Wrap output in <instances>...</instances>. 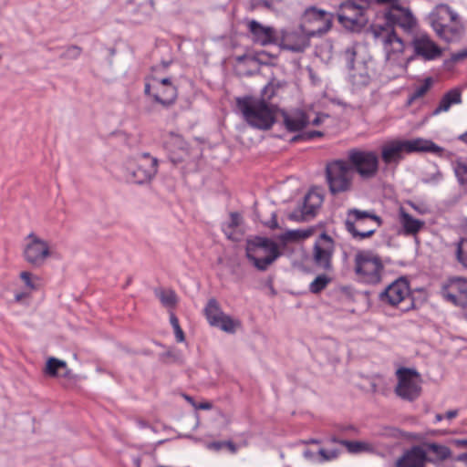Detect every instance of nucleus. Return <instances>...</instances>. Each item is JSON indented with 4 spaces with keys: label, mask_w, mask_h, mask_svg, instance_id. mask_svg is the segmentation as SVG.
<instances>
[{
    "label": "nucleus",
    "mask_w": 467,
    "mask_h": 467,
    "mask_svg": "<svg viewBox=\"0 0 467 467\" xmlns=\"http://www.w3.org/2000/svg\"><path fill=\"white\" fill-rule=\"evenodd\" d=\"M386 24L371 26V34L380 43L386 54L388 63L393 65L404 51V42L397 36L394 26H398L404 31H410L415 26V19L410 9L400 5L390 8L385 14Z\"/></svg>",
    "instance_id": "1"
},
{
    "label": "nucleus",
    "mask_w": 467,
    "mask_h": 467,
    "mask_svg": "<svg viewBox=\"0 0 467 467\" xmlns=\"http://www.w3.org/2000/svg\"><path fill=\"white\" fill-rule=\"evenodd\" d=\"M236 106L251 127L267 130L275 122L276 107L264 99L253 96L237 98Z\"/></svg>",
    "instance_id": "2"
},
{
    "label": "nucleus",
    "mask_w": 467,
    "mask_h": 467,
    "mask_svg": "<svg viewBox=\"0 0 467 467\" xmlns=\"http://www.w3.org/2000/svg\"><path fill=\"white\" fill-rule=\"evenodd\" d=\"M382 220L373 211H362L357 208L348 210L345 220L346 230L356 240H364L374 234Z\"/></svg>",
    "instance_id": "3"
},
{
    "label": "nucleus",
    "mask_w": 467,
    "mask_h": 467,
    "mask_svg": "<svg viewBox=\"0 0 467 467\" xmlns=\"http://www.w3.org/2000/svg\"><path fill=\"white\" fill-rule=\"evenodd\" d=\"M372 0H345L337 8L339 24L351 32H359L368 22V9Z\"/></svg>",
    "instance_id": "4"
},
{
    "label": "nucleus",
    "mask_w": 467,
    "mask_h": 467,
    "mask_svg": "<svg viewBox=\"0 0 467 467\" xmlns=\"http://www.w3.org/2000/svg\"><path fill=\"white\" fill-rule=\"evenodd\" d=\"M281 255L275 242L266 237H255L246 246V257L260 270L265 271Z\"/></svg>",
    "instance_id": "5"
},
{
    "label": "nucleus",
    "mask_w": 467,
    "mask_h": 467,
    "mask_svg": "<svg viewBox=\"0 0 467 467\" xmlns=\"http://www.w3.org/2000/svg\"><path fill=\"white\" fill-rule=\"evenodd\" d=\"M346 160L354 174L363 181L375 178L379 172V158L374 150L352 148L348 150Z\"/></svg>",
    "instance_id": "6"
},
{
    "label": "nucleus",
    "mask_w": 467,
    "mask_h": 467,
    "mask_svg": "<svg viewBox=\"0 0 467 467\" xmlns=\"http://www.w3.org/2000/svg\"><path fill=\"white\" fill-rule=\"evenodd\" d=\"M355 273L363 283L375 285L380 282L384 269L381 258L369 250H361L355 254Z\"/></svg>",
    "instance_id": "7"
},
{
    "label": "nucleus",
    "mask_w": 467,
    "mask_h": 467,
    "mask_svg": "<svg viewBox=\"0 0 467 467\" xmlns=\"http://www.w3.org/2000/svg\"><path fill=\"white\" fill-rule=\"evenodd\" d=\"M354 176L355 174L346 159L335 160L327 164L326 178L332 194L350 191Z\"/></svg>",
    "instance_id": "8"
},
{
    "label": "nucleus",
    "mask_w": 467,
    "mask_h": 467,
    "mask_svg": "<svg viewBox=\"0 0 467 467\" xmlns=\"http://www.w3.org/2000/svg\"><path fill=\"white\" fill-rule=\"evenodd\" d=\"M125 171L130 182L144 184L150 182L157 174L158 160L150 153H141L127 161Z\"/></svg>",
    "instance_id": "9"
},
{
    "label": "nucleus",
    "mask_w": 467,
    "mask_h": 467,
    "mask_svg": "<svg viewBox=\"0 0 467 467\" xmlns=\"http://www.w3.org/2000/svg\"><path fill=\"white\" fill-rule=\"evenodd\" d=\"M398 383L395 387V394L401 400L413 401L421 394V376L415 369L401 367L397 369Z\"/></svg>",
    "instance_id": "10"
},
{
    "label": "nucleus",
    "mask_w": 467,
    "mask_h": 467,
    "mask_svg": "<svg viewBox=\"0 0 467 467\" xmlns=\"http://www.w3.org/2000/svg\"><path fill=\"white\" fill-rule=\"evenodd\" d=\"M333 17L331 13L310 6L303 15L302 30H305L311 37L322 36L331 28Z\"/></svg>",
    "instance_id": "11"
},
{
    "label": "nucleus",
    "mask_w": 467,
    "mask_h": 467,
    "mask_svg": "<svg viewBox=\"0 0 467 467\" xmlns=\"http://www.w3.org/2000/svg\"><path fill=\"white\" fill-rule=\"evenodd\" d=\"M334 252V240L326 233L321 234L313 246L312 260L314 265L324 272H332Z\"/></svg>",
    "instance_id": "12"
},
{
    "label": "nucleus",
    "mask_w": 467,
    "mask_h": 467,
    "mask_svg": "<svg viewBox=\"0 0 467 467\" xmlns=\"http://www.w3.org/2000/svg\"><path fill=\"white\" fill-rule=\"evenodd\" d=\"M203 311L211 326L220 327L227 333H234L236 327L240 326L239 321L233 319L230 316L225 315L222 311L215 298L208 300Z\"/></svg>",
    "instance_id": "13"
},
{
    "label": "nucleus",
    "mask_w": 467,
    "mask_h": 467,
    "mask_svg": "<svg viewBox=\"0 0 467 467\" xmlns=\"http://www.w3.org/2000/svg\"><path fill=\"white\" fill-rule=\"evenodd\" d=\"M441 295L455 306H464L467 304V281L462 277L449 278L441 285Z\"/></svg>",
    "instance_id": "14"
},
{
    "label": "nucleus",
    "mask_w": 467,
    "mask_h": 467,
    "mask_svg": "<svg viewBox=\"0 0 467 467\" xmlns=\"http://www.w3.org/2000/svg\"><path fill=\"white\" fill-rule=\"evenodd\" d=\"M311 36L302 30V26L296 30H282L279 33V42L276 44L282 49L292 52H303L309 46Z\"/></svg>",
    "instance_id": "15"
},
{
    "label": "nucleus",
    "mask_w": 467,
    "mask_h": 467,
    "mask_svg": "<svg viewBox=\"0 0 467 467\" xmlns=\"http://www.w3.org/2000/svg\"><path fill=\"white\" fill-rule=\"evenodd\" d=\"M27 239L29 242L24 250L26 260L36 266L42 265L50 254L47 243L34 234H30Z\"/></svg>",
    "instance_id": "16"
},
{
    "label": "nucleus",
    "mask_w": 467,
    "mask_h": 467,
    "mask_svg": "<svg viewBox=\"0 0 467 467\" xmlns=\"http://www.w3.org/2000/svg\"><path fill=\"white\" fill-rule=\"evenodd\" d=\"M322 202L323 197L320 193L315 191H309L304 198L303 204L294 210L289 214V218L296 222L308 221L316 215Z\"/></svg>",
    "instance_id": "17"
},
{
    "label": "nucleus",
    "mask_w": 467,
    "mask_h": 467,
    "mask_svg": "<svg viewBox=\"0 0 467 467\" xmlns=\"http://www.w3.org/2000/svg\"><path fill=\"white\" fill-rule=\"evenodd\" d=\"M247 27L252 41L257 45L265 47L276 45L279 42V32L273 26H266L256 20H251L248 22Z\"/></svg>",
    "instance_id": "18"
},
{
    "label": "nucleus",
    "mask_w": 467,
    "mask_h": 467,
    "mask_svg": "<svg viewBox=\"0 0 467 467\" xmlns=\"http://www.w3.org/2000/svg\"><path fill=\"white\" fill-rule=\"evenodd\" d=\"M409 296L410 285L408 281L405 278H399L379 294V300L390 306H397Z\"/></svg>",
    "instance_id": "19"
},
{
    "label": "nucleus",
    "mask_w": 467,
    "mask_h": 467,
    "mask_svg": "<svg viewBox=\"0 0 467 467\" xmlns=\"http://www.w3.org/2000/svg\"><path fill=\"white\" fill-rule=\"evenodd\" d=\"M152 88L154 90L152 97L157 103L169 107L175 102L178 96L177 88L171 83L170 78H154Z\"/></svg>",
    "instance_id": "20"
},
{
    "label": "nucleus",
    "mask_w": 467,
    "mask_h": 467,
    "mask_svg": "<svg viewBox=\"0 0 467 467\" xmlns=\"http://www.w3.org/2000/svg\"><path fill=\"white\" fill-rule=\"evenodd\" d=\"M414 51L425 60H433L441 55V48L427 35H420L412 42Z\"/></svg>",
    "instance_id": "21"
},
{
    "label": "nucleus",
    "mask_w": 467,
    "mask_h": 467,
    "mask_svg": "<svg viewBox=\"0 0 467 467\" xmlns=\"http://www.w3.org/2000/svg\"><path fill=\"white\" fill-rule=\"evenodd\" d=\"M433 462L427 458L426 450L420 446H413L407 450L395 463L396 467H425L426 462Z\"/></svg>",
    "instance_id": "22"
},
{
    "label": "nucleus",
    "mask_w": 467,
    "mask_h": 467,
    "mask_svg": "<svg viewBox=\"0 0 467 467\" xmlns=\"http://www.w3.org/2000/svg\"><path fill=\"white\" fill-rule=\"evenodd\" d=\"M434 32L438 37L447 43L458 42L462 39L465 33V26L460 16H456V18L453 20V22L443 24Z\"/></svg>",
    "instance_id": "23"
},
{
    "label": "nucleus",
    "mask_w": 467,
    "mask_h": 467,
    "mask_svg": "<svg viewBox=\"0 0 467 467\" xmlns=\"http://www.w3.org/2000/svg\"><path fill=\"white\" fill-rule=\"evenodd\" d=\"M456 16H459V14L451 6L446 4H439L429 14L428 20L431 26L435 31L443 24L453 22Z\"/></svg>",
    "instance_id": "24"
},
{
    "label": "nucleus",
    "mask_w": 467,
    "mask_h": 467,
    "mask_svg": "<svg viewBox=\"0 0 467 467\" xmlns=\"http://www.w3.org/2000/svg\"><path fill=\"white\" fill-rule=\"evenodd\" d=\"M283 124L290 132L302 130L310 122L306 113L301 109L282 111Z\"/></svg>",
    "instance_id": "25"
},
{
    "label": "nucleus",
    "mask_w": 467,
    "mask_h": 467,
    "mask_svg": "<svg viewBox=\"0 0 467 467\" xmlns=\"http://www.w3.org/2000/svg\"><path fill=\"white\" fill-rule=\"evenodd\" d=\"M371 80L367 63L358 62L357 67L349 69L348 81L353 88L359 89L367 87Z\"/></svg>",
    "instance_id": "26"
},
{
    "label": "nucleus",
    "mask_w": 467,
    "mask_h": 467,
    "mask_svg": "<svg viewBox=\"0 0 467 467\" xmlns=\"http://www.w3.org/2000/svg\"><path fill=\"white\" fill-rule=\"evenodd\" d=\"M403 152H407L405 141H391L381 149V158L386 164L399 162L402 159Z\"/></svg>",
    "instance_id": "27"
},
{
    "label": "nucleus",
    "mask_w": 467,
    "mask_h": 467,
    "mask_svg": "<svg viewBox=\"0 0 467 467\" xmlns=\"http://www.w3.org/2000/svg\"><path fill=\"white\" fill-rule=\"evenodd\" d=\"M407 148V152H431L434 154H441L443 150L433 141L426 139H414L404 140Z\"/></svg>",
    "instance_id": "28"
},
{
    "label": "nucleus",
    "mask_w": 467,
    "mask_h": 467,
    "mask_svg": "<svg viewBox=\"0 0 467 467\" xmlns=\"http://www.w3.org/2000/svg\"><path fill=\"white\" fill-rule=\"evenodd\" d=\"M400 223L407 235L416 234L424 225V222L413 218L403 208L400 210Z\"/></svg>",
    "instance_id": "29"
},
{
    "label": "nucleus",
    "mask_w": 467,
    "mask_h": 467,
    "mask_svg": "<svg viewBox=\"0 0 467 467\" xmlns=\"http://www.w3.org/2000/svg\"><path fill=\"white\" fill-rule=\"evenodd\" d=\"M461 102L462 94L460 89H451L450 91L443 95L438 107L434 110V114L448 111L452 105L460 104Z\"/></svg>",
    "instance_id": "30"
},
{
    "label": "nucleus",
    "mask_w": 467,
    "mask_h": 467,
    "mask_svg": "<svg viewBox=\"0 0 467 467\" xmlns=\"http://www.w3.org/2000/svg\"><path fill=\"white\" fill-rule=\"evenodd\" d=\"M426 450L435 455V460L445 461L451 456V451L449 447L434 442L424 443Z\"/></svg>",
    "instance_id": "31"
},
{
    "label": "nucleus",
    "mask_w": 467,
    "mask_h": 467,
    "mask_svg": "<svg viewBox=\"0 0 467 467\" xmlns=\"http://www.w3.org/2000/svg\"><path fill=\"white\" fill-rule=\"evenodd\" d=\"M332 277L328 275V273L318 275L309 285V291L313 294H319L323 291L330 283Z\"/></svg>",
    "instance_id": "32"
},
{
    "label": "nucleus",
    "mask_w": 467,
    "mask_h": 467,
    "mask_svg": "<svg viewBox=\"0 0 467 467\" xmlns=\"http://www.w3.org/2000/svg\"><path fill=\"white\" fill-rule=\"evenodd\" d=\"M342 445L345 446L348 451L351 453H358L362 451H372V444L365 441H342Z\"/></svg>",
    "instance_id": "33"
},
{
    "label": "nucleus",
    "mask_w": 467,
    "mask_h": 467,
    "mask_svg": "<svg viewBox=\"0 0 467 467\" xmlns=\"http://www.w3.org/2000/svg\"><path fill=\"white\" fill-rule=\"evenodd\" d=\"M454 171L461 184H467V158H460L454 163Z\"/></svg>",
    "instance_id": "34"
},
{
    "label": "nucleus",
    "mask_w": 467,
    "mask_h": 467,
    "mask_svg": "<svg viewBox=\"0 0 467 467\" xmlns=\"http://www.w3.org/2000/svg\"><path fill=\"white\" fill-rule=\"evenodd\" d=\"M156 295L166 307H173L177 303V296L172 290H161Z\"/></svg>",
    "instance_id": "35"
},
{
    "label": "nucleus",
    "mask_w": 467,
    "mask_h": 467,
    "mask_svg": "<svg viewBox=\"0 0 467 467\" xmlns=\"http://www.w3.org/2000/svg\"><path fill=\"white\" fill-rule=\"evenodd\" d=\"M67 368V363L63 360H59L56 358H49L47 361L46 373L49 376H57V371L60 369Z\"/></svg>",
    "instance_id": "36"
},
{
    "label": "nucleus",
    "mask_w": 467,
    "mask_h": 467,
    "mask_svg": "<svg viewBox=\"0 0 467 467\" xmlns=\"http://www.w3.org/2000/svg\"><path fill=\"white\" fill-rule=\"evenodd\" d=\"M281 87L279 82L270 81L261 92V98L259 99H264L266 102H270V100L276 95L278 88Z\"/></svg>",
    "instance_id": "37"
},
{
    "label": "nucleus",
    "mask_w": 467,
    "mask_h": 467,
    "mask_svg": "<svg viewBox=\"0 0 467 467\" xmlns=\"http://www.w3.org/2000/svg\"><path fill=\"white\" fill-rule=\"evenodd\" d=\"M357 48L358 46L356 44H352L347 47L343 51V57L347 63L348 69L357 67V65H355V58L358 53Z\"/></svg>",
    "instance_id": "38"
},
{
    "label": "nucleus",
    "mask_w": 467,
    "mask_h": 467,
    "mask_svg": "<svg viewBox=\"0 0 467 467\" xmlns=\"http://www.w3.org/2000/svg\"><path fill=\"white\" fill-rule=\"evenodd\" d=\"M457 260L465 268H467V238H462L457 245Z\"/></svg>",
    "instance_id": "39"
},
{
    "label": "nucleus",
    "mask_w": 467,
    "mask_h": 467,
    "mask_svg": "<svg viewBox=\"0 0 467 467\" xmlns=\"http://www.w3.org/2000/svg\"><path fill=\"white\" fill-rule=\"evenodd\" d=\"M81 47L78 46H69L67 49L60 55V58L63 59H77L81 54Z\"/></svg>",
    "instance_id": "40"
},
{
    "label": "nucleus",
    "mask_w": 467,
    "mask_h": 467,
    "mask_svg": "<svg viewBox=\"0 0 467 467\" xmlns=\"http://www.w3.org/2000/svg\"><path fill=\"white\" fill-rule=\"evenodd\" d=\"M467 58V48H463L458 52L452 53L450 59L445 61L446 67H451L460 61H463Z\"/></svg>",
    "instance_id": "41"
},
{
    "label": "nucleus",
    "mask_w": 467,
    "mask_h": 467,
    "mask_svg": "<svg viewBox=\"0 0 467 467\" xmlns=\"http://www.w3.org/2000/svg\"><path fill=\"white\" fill-rule=\"evenodd\" d=\"M242 222V217L238 213H230V222L227 223L224 232L227 234L228 238H231L230 233H228V230H233L239 226Z\"/></svg>",
    "instance_id": "42"
},
{
    "label": "nucleus",
    "mask_w": 467,
    "mask_h": 467,
    "mask_svg": "<svg viewBox=\"0 0 467 467\" xmlns=\"http://www.w3.org/2000/svg\"><path fill=\"white\" fill-rule=\"evenodd\" d=\"M171 324L174 329L175 337L178 342H182L184 340V333L180 327L179 320L174 314H171L170 317Z\"/></svg>",
    "instance_id": "43"
},
{
    "label": "nucleus",
    "mask_w": 467,
    "mask_h": 467,
    "mask_svg": "<svg viewBox=\"0 0 467 467\" xmlns=\"http://www.w3.org/2000/svg\"><path fill=\"white\" fill-rule=\"evenodd\" d=\"M318 454L321 456L322 461H330L337 457V451H327L325 449H319Z\"/></svg>",
    "instance_id": "44"
},
{
    "label": "nucleus",
    "mask_w": 467,
    "mask_h": 467,
    "mask_svg": "<svg viewBox=\"0 0 467 467\" xmlns=\"http://www.w3.org/2000/svg\"><path fill=\"white\" fill-rule=\"evenodd\" d=\"M299 231H288L280 236V239L284 242L296 240L301 237Z\"/></svg>",
    "instance_id": "45"
},
{
    "label": "nucleus",
    "mask_w": 467,
    "mask_h": 467,
    "mask_svg": "<svg viewBox=\"0 0 467 467\" xmlns=\"http://www.w3.org/2000/svg\"><path fill=\"white\" fill-rule=\"evenodd\" d=\"M21 279L26 283V285L30 288H35V285H33L31 281V275L28 272H22L20 274Z\"/></svg>",
    "instance_id": "46"
},
{
    "label": "nucleus",
    "mask_w": 467,
    "mask_h": 467,
    "mask_svg": "<svg viewBox=\"0 0 467 467\" xmlns=\"http://www.w3.org/2000/svg\"><path fill=\"white\" fill-rule=\"evenodd\" d=\"M428 88H429V80L424 85H422L419 88H417V90L415 92V96L420 97V96L424 95L425 92L428 90Z\"/></svg>",
    "instance_id": "47"
},
{
    "label": "nucleus",
    "mask_w": 467,
    "mask_h": 467,
    "mask_svg": "<svg viewBox=\"0 0 467 467\" xmlns=\"http://www.w3.org/2000/svg\"><path fill=\"white\" fill-rule=\"evenodd\" d=\"M379 4H389L390 5V8H394V6L400 5V0H375Z\"/></svg>",
    "instance_id": "48"
},
{
    "label": "nucleus",
    "mask_w": 467,
    "mask_h": 467,
    "mask_svg": "<svg viewBox=\"0 0 467 467\" xmlns=\"http://www.w3.org/2000/svg\"><path fill=\"white\" fill-rule=\"evenodd\" d=\"M321 136H323V133L321 131H317V130L309 131V132H306L304 134V137H306L308 140H311L315 137H321Z\"/></svg>",
    "instance_id": "49"
},
{
    "label": "nucleus",
    "mask_w": 467,
    "mask_h": 467,
    "mask_svg": "<svg viewBox=\"0 0 467 467\" xmlns=\"http://www.w3.org/2000/svg\"><path fill=\"white\" fill-rule=\"evenodd\" d=\"M271 229L278 228V223L275 214H273L271 220L265 223Z\"/></svg>",
    "instance_id": "50"
},
{
    "label": "nucleus",
    "mask_w": 467,
    "mask_h": 467,
    "mask_svg": "<svg viewBox=\"0 0 467 467\" xmlns=\"http://www.w3.org/2000/svg\"><path fill=\"white\" fill-rule=\"evenodd\" d=\"M193 405L198 410H210L212 408V404L210 402H202L199 403L198 405Z\"/></svg>",
    "instance_id": "51"
},
{
    "label": "nucleus",
    "mask_w": 467,
    "mask_h": 467,
    "mask_svg": "<svg viewBox=\"0 0 467 467\" xmlns=\"http://www.w3.org/2000/svg\"><path fill=\"white\" fill-rule=\"evenodd\" d=\"M458 415V410H451L446 412L445 417L449 420H451Z\"/></svg>",
    "instance_id": "52"
},
{
    "label": "nucleus",
    "mask_w": 467,
    "mask_h": 467,
    "mask_svg": "<svg viewBox=\"0 0 467 467\" xmlns=\"http://www.w3.org/2000/svg\"><path fill=\"white\" fill-rule=\"evenodd\" d=\"M322 119H323V117H321V116H317V117L312 120V124H313V125H316V126L319 125V124L322 122Z\"/></svg>",
    "instance_id": "53"
},
{
    "label": "nucleus",
    "mask_w": 467,
    "mask_h": 467,
    "mask_svg": "<svg viewBox=\"0 0 467 467\" xmlns=\"http://www.w3.org/2000/svg\"><path fill=\"white\" fill-rule=\"evenodd\" d=\"M455 443H456L458 446H465V447H467V439L456 440V441H455Z\"/></svg>",
    "instance_id": "54"
},
{
    "label": "nucleus",
    "mask_w": 467,
    "mask_h": 467,
    "mask_svg": "<svg viewBox=\"0 0 467 467\" xmlns=\"http://www.w3.org/2000/svg\"><path fill=\"white\" fill-rule=\"evenodd\" d=\"M144 93L146 95H152L151 94V85L150 84H145Z\"/></svg>",
    "instance_id": "55"
},
{
    "label": "nucleus",
    "mask_w": 467,
    "mask_h": 467,
    "mask_svg": "<svg viewBox=\"0 0 467 467\" xmlns=\"http://www.w3.org/2000/svg\"><path fill=\"white\" fill-rule=\"evenodd\" d=\"M458 140L464 142L465 144H467V131L461 134L459 137H458Z\"/></svg>",
    "instance_id": "56"
},
{
    "label": "nucleus",
    "mask_w": 467,
    "mask_h": 467,
    "mask_svg": "<svg viewBox=\"0 0 467 467\" xmlns=\"http://www.w3.org/2000/svg\"><path fill=\"white\" fill-rule=\"evenodd\" d=\"M459 461L465 462L467 463V453H462L458 457Z\"/></svg>",
    "instance_id": "57"
},
{
    "label": "nucleus",
    "mask_w": 467,
    "mask_h": 467,
    "mask_svg": "<svg viewBox=\"0 0 467 467\" xmlns=\"http://www.w3.org/2000/svg\"><path fill=\"white\" fill-rule=\"evenodd\" d=\"M342 441H343V440H339V439H337V437H332V438H331V441H332V442H334V443H339V444H341V445H342V442H341Z\"/></svg>",
    "instance_id": "58"
},
{
    "label": "nucleus",
    "mask_w": 467,
    "mask_h": 467,
    "mask_svg": "<svg viewBox=\"0 0 467 467\" xmlns=\"http://www.w3.org/2000/svg\"><path fill=\"white\" fill-rule=\"evenodd\" d=\"M304 455L306 458L310 459L312 457L313 453L310 451H306L304 452Z\"/></svg>",
    "instance_id": "59"
},
{
    "label": "nucleus",
    "mask_w": 467,
    "mask_h": 467,
    "mask_svg": "<svg viewBox=\"0 0 467 467\" xmlns=\"http://www.w3.org/2000/svg\"><path fill=\"white\" fill-rule=\"evenodd\" d=\"M443 419V416L441 414H437L435 416L436 421H441Z\"/></svg>",
    "instance_id": "60"
},
{
    "label": "nucleus",
    "mask_w": 467,
    "mask_h": 467,
    "mask_svg": "<svg viewBox=\"0 0 467 467\" xmlns=\"http://www.w3.org/2000/svg\"><path fill=\"white\" fill-rule=\"evenodd\" d=\"M303 136L301 135H297V136H295L293 139H292V141H296L298 139L302 138Z\"/></svg>",
    "instance_id": "61"
},
{
    "label": "nucleus",
    "mask_w": 467,
    "mask_h": 467,
    "mask_svg": "<svg viewBox=\"0 0 467 467\" xmlns=\"http://www.w3.org/2000/svg\"><path fill=\"white\" fill-rule=\"evenodd\" d=\"M348 430H352V431H355V428L353 426H349L347 428Z\"/></svg>",
    "instance_id": "62"
},
{
    "label": "nucleus",
    "mask_w": 467,
    "mask_h": 467,
    "mask_svg": "<svg viewBox=\"0 0 467 467\" xmlns=\"http://www.w3.org/2000/svg\"><path fill=\"white\" fill-rule=\"evenodd\" d=\"M186 399H187L189 401L192 402V399L191 397L186 396Z\"/></svg>",
    "instance_id": "63"
}]
</instances>
